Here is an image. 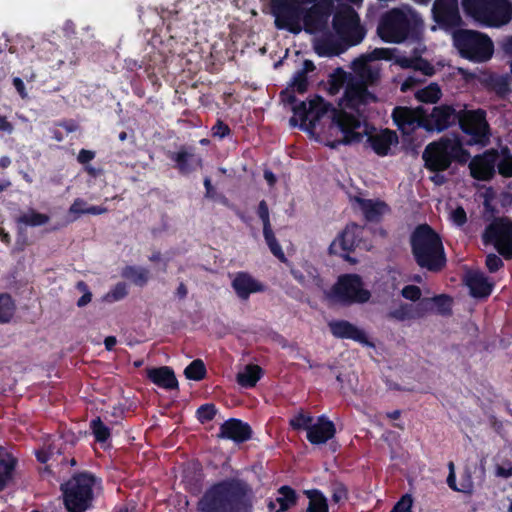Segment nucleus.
<instances>
[{"label":"nucleus","mask_w":512,"mask_h":512,"mask_svg":"<svg viewBox=\"0 0 512 512\" xmlns=\"http://www.w3.org/2000/svg\"><path fill=\"white\" fill-rule=\"evenodd\" d=\"M86 204L87 203L85 200H83L81 198H77L74 200V202L70 206L69 212L72 214H77V215L85 214L86 213L85 209L87 208Z\"/></svg>","instance_id":"obj_61"},{"label":"nucleus","mask_w":512,"mask_h":512,"mask_svg":"<svg viewBox=\"0 0 512 512\" xmlns=\"http://www.w3.org/2000/svg\"><path fill=\"white\" fill-rule=\"evenodd\" d=\"M391 116L394 124L404 136H410L418 128L426 130V110L422 106L416 108L396 106Z\"/></svg>","instance_id":"obj_15"},{"label":"nucleus","mask_w":512,"mask_h":512,"mask_svg":"<svg viewBox=\"0 0 512 512\" xmlns=\"http://www.w3.org/2000/svg\"><path fill=\"white\" fill-rule=\"evenodd\" d=\"M50 217L47 214L40 213L33 208L17 217L16 223L26 227H39L49 222Z\"/></svg>","instance_id":"obj_38"},{"label":"nucleus","mask_w":512,"mask_h":512,"mask_svg":"<svg viewBox=\"0 0 512 512\" xmlns=\"http://www.w3.org/2000/svg\"><path fill=\"white\" fill-rule=\"evenodd\" d=\"M77 287H78L79 290L84 292L83 295L78 299L77 306L78 307H84L89 302H91L92 293L88 290L87 284L85 282H83V281L78 282Z\"/></svg>","instance_id":"obj_59"},{"label":"nucleus","mask_w":512,"mask_h":512,"mask_svg":"<svg viewBox=\"0 0 512 512\" xmlns=\"http://www.w3.org/2000/svg\"><path fill=\"white\" fill-rule=\"evenodd\" d=\"M325 116L331 118V126L337 127L343 133V139L331 143V148H336L338 144L349 145L360 142L361 133L356 129L360 127V121L352 114L335 108L331 103L326 102L323 97L315 95L310 99V120L308 126L314 133L318 122Z\"/></svg>","instance_id":"obj_4"},{"label":"nucleus","mask_w":512,"mask_h":512,"mask_svg":"<svg viewBox=\"0 0 512 512\" xmlns=\"http://www.w3.org/2000/svg\"><path fill=\"white\" fill-rule=\"evenodd\" d=\"M335 7L334 0H269L275 27L295 35L324 31Z\"/></svg>","instance_id":"obj_1"},{"label":"nucleus","mask_w":512,"mask_h":512,"mask_svg":"<svg viewBox=\"0 0 512 512\" xmlns=\"http://www.w3.org/2000/svg\"><path fill=\"white\" fill-rule=\"evenodd\" d=\"M364 227L356 223L348 224L342 233L329 246V254L339 255L349 262L355 263L349 254L362 243Z\"/></svg>","instance_id":"obj_16"},{"label":"nucleus","mask_w":512,"mask_h":512,"mask_svg":"<svg viewBox=\"0 0 512 512\" xmlns=\"http://www.w3.org/2000/svg\"><path fill=\"white\" fill-rule=\"evenodd\" d=\"M470 157L459 135L444 136L429 143L422 154L425 168L435 173L446 171L453 162L466 164Z\"/></svg>","instance_id":"obj_5"},{"label":"nucleus","mask_w":512,"mask_h":512,"mask_svg":"<svg viewBox=\"0 0 512 512\" xmlns=\"http://www.w3.org/2000/svg\"><path fill=\"white\" fill-rule=\"evenodd\" d=\"M121 276L133 284L143 287L149 280V271L143 267L127 265L122 269Z\"/></svg>","instance_id":"obj_37"},{"label":"nucleus","mask_w":512,"mask_h":512,"mask_svg":"<svg viewBox=\"0 0 512 512\" xmlns=\"http://www.w3.org/2000/svg\"><path fill=\"white\" fill-rule=\"evenodd\" d=\"M252 434V428L248 423L237 418H229L220 425L217 438L240 444L250 440Z\"/></svg>","instance_id":"obj_22"},{"label":"nucleus","mask_w":512,"mask_h":512,"mask_svg":"<svg viewBox=\"0 0 512 512\" xmlns=\"http://www.w3.org/2000/svg\"><path fill=\"white\" fill-rule=\"evenodd\" d=\"M489 92H494L499 99H506L511 93L510 77L508 75H489L483 82Z\"/></svg>","instance_id":"obj_31"},{"label":"nucleus","mask_w":512,"mask_h":512,"mask_svg":"<svg viewBox=\"0 0 512 512\" xmlns=\"http://www.w3.org/2000/svg\"><path fill=\"white\" fill-rule=\"evenodd\" d=\"M355 201L358 203L367 222H379L383 215L389 211V206L382 200L356 197Z\"/></svg>","instance_id":"obj_29"},{"label":"nucleus","mask_w":512,"mask_h":512,"mask_svg":"<svg viewBox=\"0 0 512 512\" xmlns=\"http://www.w3.org/2000/svg\"><path fill=\"white\" fill-rule=\"evenodd\" d=\"M257 215L262 221L263 229L272 227L269 216V207L265 200H261L258 204Z\"/></svg>","instance_id":"obj_55"},{"label":"nucleus","mask_w":512,"mask_h":512,"mask_svg":"<svg viewBox=\"0 0 512 512\" xmlns=\"http://www.w3.org/2000/svg\"><path fill=\"white\" fill-rule=\"evenodd\" d=\"M496 476L505 479L512 477V463L508 462L507 467L498 465L496 467Z\"/></svg>","instance_id":"obj_64"},{"label":"nucleus","mask_w":512,"mask_h":512,"mask_svg":"<svg viewBox=\"0 0 512 512\" xmlns=\"http://www.w3.org/2000/svg\"><path fill=\"white\" fill-rule=\"evenodd\" d=\"M369 60H391L392 51L388 48H375L368 56Z\"/></svg>","instance_id":"obj_58"},{"label":"nucleus","mask_w":512,"mask_h":512,"mask_svg":"<svg viewBox=\"0 0 512 512\" xmlns=\"http://www.w3.org/2000/svg\"><path fill=\"white\" fill-rule=\"evenodd\" d=\"M304 494L309 499L305 512H329L328 501L319 489L305 490Z\"/></svg>","instance_id":"obj_35"},{"label":"nucleus","mask_w":512,"mask_h":512,"mask_svg":"<svg viewBox=\"0 0 512 512\" xmlns=\"http://www.w3.org/2000/svg\"><path fill=\"white\" fill-rule=\"evenodd\" d=\"M413 499L409 494L403 495L390 512H412Z\"/></svg>","instance_id":"obj_54"},{"label":"nucleus","mask_w":512,"mask_h":512,"mask_svg":"<svg viewBox=\"0 0 512 512\" xmlns=\"http://www.w3.org/2000/svg\"><path fill=\"white\" fill-rule=\"evenodd\" d=\"M16 311V304L8 293H0V324L9 323Z\"/></svg>","instance_id":"obj_39"},{"label":"nucleus","mask_w":512,"mask_h":512,"mask_svg":"<svg viewBox=\"0 0 512 512\" xmlns=\"http://www.w3.org/2000/svg\"><path fill=\"white\" fill-rule=\"evenodd\" d=\"M447 484L448 486L456 492H463V493H472L473 491V482L471 480V475L467 473L466 479L462 480L460 487L456 484V476L455 471H451L448 474L447 477Z\"/></svg>","instance_id":"obj_45"},{"label":"nucleus","mask_w":512,"mask_h":512,"mask_svg":"<svg viewBox=\"0 0 512 512\" xmlns=\"http://www.w3.org/2000/svg\"><path fill=\"white\" fill-rule=\"evenodd\" d=\"M377 100V96L368 90L365 83L351 82L345 88L341 104L347 109L360 113L367 105Z\"/></svg>","instance_id":"obj_17"},{"label":"nucleus","mask_w":512,"mask_h":512,"mask_svg":"<svg viewBox=\"0 0 512 512\" xmlns=\"http://www.w3.org/2000/svg\"><path fill=\"white\" fill-rule=\"evenodd\" d=\"M198 512H253V493L242 479L227 478L209 486L197 502Z\"/></svg>","instance_id":"obj_2"},{"label":"nucleus","mask_w":512,"mask_h":512,"mask_svg":"<svg viewBox=\"0 0 512 512\" xmlns=\"http://www.w3.org/2000/svg\"><path fill=\"white\" fill-rule=\"evenodd\" d=\"M313 424V417L310 414L299 412L289 420L290 427L295 431L308 430Z\"/></svg>","instance_id":"obj_46"},{"label":"nucleus","mask_w":512,"mask_h":512,"mask_svg":"<svg viewBox=\"0 0 512 512\" xmlns=\"http://www.w3.org/2000/svg\"><path fill=\"white\" fill-rule=\"evenodd\" d=\"M431 12L440 27L454 28L461 23L458 0H435Z\"/></svg>","instance_id":"obj_19"},{"label":"nucleus","mask_w":512,"mask_h":512,"mask_svg":"<svg viewBox=\"0 0 512 512\" xmlns=\"http://www.w3.org/2000/svg\"><path fill=\"white\" fill-rule=\"evenodd\" d=\"M263 236L271 253L281 262H286V256L282 250L281 245L275 237L272 227L263 229Z\"/></svg>","instance_id":"obj_43"},{"label":"nucleus","mask_w":512,"mask_h":512,"mask_svg":"<svg viewBox=\"0 0 512 512\" xmlns=\"http://www.w3.org/2000/svg\"><path fill=\"white\" fill-rule=\"evenodd\" d=\"M415 263L432 273L441 272L446 266V254L440 235L427 223L417 225L409 237Z\"/></svg>","instance_id":"obj_3"},{"label":"nucleus","mask_w":512,"mask_h":512,"mask_svg":"<svg viewBox=\"0 0 512 512\" xmlns=\"http://www.w3.org/2000/svg\"><path fill=\"white\" fill-rule=\"evenodd\" d=\"M401 295L405 299L410 300L412 302H416V303H418L419 301L422 300L421 289L418 286L412 285V284L404 286L403 289L401 290Z\"/></svg>","instance_id":"obj_53"},{"label":"nucleus","mask_w":512,"mask_h":512,"mask_svg":"<svg viewBox=\"0 0 512 512\" xmlns=\"http://www.w3.org/2000/svg\"><path fill=\"white\" fill-rule=\"evenodd\" d=\"M485 264L490 273H495L504 266L502 259L494 253L486 256Z\"/></svg>","instance_id":"obj_56"},{"label":"nucleus","mask_w":512,"mask_h":512,"mask_svg":"<svg viewBox=\"0 0 512 512\" xmlns=\"http://www.w3.org/2000/svg\"><path fill=\"white\" fill-rule=\"evenodd\" d=\"M316 66L312 60L305 59L303 61L302 69L295 72L289 87L295 90L299 94H303L308 90V73L313 72Z\"/></svg>","instance_id":"obj_33"},{"label":"nucleus","mask_w":512,"mask_h":512,"mask_svg":"<svg viewBox=\"0 0 512 512\" xmlns=\"http://www.w3.org/2000/svg\"><path fill=\"white\" fill-rule=\"evenodd\" d=\"M451 220L456 226H463L467 222V214L465 209L462 206L456 207L451 213Z\"/></svg>","instance_id":"obj_57"},{"label":"nucleus","mask_w":512,"mask_h":512,"mask_svg":"<svg viewBox=\"0 0 512 512\" xmlns=\"http://www.w3.org/2000/svg\"><path fill=\"white\" fill-rule=\"evenodd\" d=\"M498 159L499 154L496 149H490L481 155H476L469 163L471 177L478 181L491 180L495 175Z\"/></svg>","instance_id":"obj_20"},{"label":"nucleus","mask_w":512,"mask_h":512,"mask_svg":"<svg viewBox=\"0 0 512 512\" xmlns=\"http://www.w3.org/2000/svg\"><path fill=\"white\" fill-rule=\"evenodd\" d=\"M332 501L334 503H339L343 499L347 498V488L343 484H337L333 487L332 491Z\"/></svg>","instance_id":"obj_60"},{"label":"nucleus","mask_w":512,"mask_h":512,"mask_svg":"<svg viewBox=\"0 0 512 512\" xmlns=\"http://www.w3.org/2000/svg\"><path fill=\"white\" fill-rule=\"evenodd\" d=\"M470 295L476 299L488 298L493 290V283L480 271H468L463 277Z\"/></svg>","instance_id":"obj_25"},{"label":"nucleus","mask_w":512,"mask_h":512,"mask_svg":"<svg viewBox=\"0 0 512 512\" xmlns=\"http://www.w3.org/2000/svg\"><path fill=\"white\" fill-rule=\"evenodd\" d=\"M95 158V152L92 150L81 149L78 153L77 160L80 164H87Z\"/></svg>","instance_id":"obj_63"},{"label":"nucleus","mask_w":512,"mask_h":512,"mask_svg":"<svg viewBox=\"0 0 512 512\" xmlns=\"http://www.w3.org/2000/svg\"><path fill=\"white\" fill-rule=\"evenodd\" d=\"M482 239L484 244H492L504 259H512V220L495 218L486 226Z\"/></svg>","instance_id":"obj_14"},{"label":"nucleus","mask_w":512,"mask_h":512,"mask_svg":"<svg viewBox=\"0 0 512 512\" xmlns=\"http://www.w3.org/2000/svg\"><path fill=\"white\" fill-rule=\"evenodd\" d=\"M97 478L91 472H79L62 483L60 490L68 512H85L93 506Z\"/></svg>","instance_id":"obj_7"},{"label":"nucleus","mask_w":512,"mask_h":512,"mask_svg":"<svg viewBox=\"0 0 512 512\" xmlns=\"http://www.w3.org/2000/svg\"><path fill=\"white\" fill-rule=\"evenodd\" d=\"M128 294L127 286L123 282L117 283L106 295L109 301H119L126 297Z\"/></svg>","instance_id":"obj_52"},{"label":"nucleus","mask_w":512,"mask_h":512,"mask_svg":"<svg viewBox=\"0 0 512 512\" xmlns=\"http://www.w3.org/2000/svg\"><path fill=\"white\" fill-rule=\"evenodd\" d=\"M307 288H316L318 290H325L324 279L320 276L318 270L313 266L306 268Z\"/></svg>","instance_id":"obj_50"},{"label":"nucleus","mask_w":512,"mask_h":512,"mask_svg":"<svg viewBox=\"0 0 512 512\" xmlns=\"http://www.w3.org/2000/svg\"><path fill=\"white\" fill-rule=\"evenodd\" d=\"M264 370L257 364H248L244 370L237 373L236 381L239 386L246 389L254 388L263 377Z\"/></svg>","instance_id":"obj_32"},{"label":"nucleus","mask_w":512,"mask_h":512,"mask_svg":"<svg viewBox=\"0 0 512 512\" xmlns=\"http://www.w3.org/2000/svg\"><path fill=\"white\" fill-rule=\"evenodd\" d=\"M168 157L175 163L174 167L183 176L189 175L203 166L201 156L194 153L193 147L181 146L178 151L171 152Z\"/></svg>","instance_id":"obj_23"},{"label":"nucleus","mask_w":512,"mask_h":512,"mask_svg":"<svg viewBox=\"0 0 512 512\" xmlns=\"http://www.w3.org/2000/svg\"><path fill=\"white\" fill-rule=\"evenodd\" d=\"M206 374V366L201 359L193 360L184 370L185 377L194 381L203 380Z\"/></svg>","instance_id":"obj_44"},{"label":"nucleus","mask_w":512,"mask_h":512,"mask_svg":"<svg viewBox=\"0 0 512 512\" xmlns=\"http://www.w3.org/2000/svg\"><path fill=\"white\" fill-rule=\"evenodd\" d=\"M336 434V427L333 421L325 415L317 418V422L312 424L307 433V440L313 445L324 444L332 439Z\"/></svg>","instance_id":"obj_26"},{"label":"nucleus","mask_w":512,"mask_h":512,"mask_svg":"<svg viewBox=\"0 0 512 512\" xmlns=\"http://www.w3.org/2000/svg\"><path fill=\"white\" fill-rule=\"evenodd\" d=\"M147 378L160 388L166 390L178 389V380L174 370L169 366L148 369Z\"/></svg>","instance_id":"obj_28"},{"label":"nucleus","mask_w":512,"mask_h":512,"mask_svg":"<svg viewBox=\"0 0 512 512\" xmlns=\"http://www.w3.org/2000/svg\"><path fill=\"white\" fill-rule=\"evenodd\" d=\"M294 116L290 118V125L299 126L302 131L312 134V128L308 126L310 120V101H301L292 107Z\"/></svg>","instance_id":"obj_34"},{"label":"nucleus","mask_w":512,"mask_h":512,"mask_svg":"<svg viewBox=\"0 0 512 512\" xmlns=\"http://www.w3.org/2000/svg\"><path fill=\"white\" fill-rule=\"evenodd\" d=\"M332 28L345 47H353L360 44L366 36L367 30L361 24L360 16L348 3H337L333 18Z\"/></svg>","instance_id":"obj_10"},{"label":"nucleus","mask_w":512,"mask_h":512,"mask_svg":"<svg viewBox=\"0 0 512 512\" xmlns=\"http://www.w3.org/2000/svg\"><path fill=\"white\" fill-rule=\"evenodd\" d=\"M362 286V279L359 275L344 274L332 286L328 297L344 305L365 303L369 300L371 294Z\"/></svg>","instance_id":"obj_13"},{"label":"nucleus","mask_w":512,"mask_h":512,"mask_svg":"<svg viewBox=\"0 0 512 512\" xmlns=\"http://www.w3.org/2000/svg\"><path fill=\"white\" fill-rule=\"evenodd\" d=\"M422 20L413 12L406 13L400 8L385 12L378 23L379 37L388 43H403L418 38Z\"/></svg>","instance_id":"obj_6"},{"label":"nucleus","mask_w":512,"mask_h":512,"mask_svg":"<svg viewBox=\"0 0 512 512\" xmlns=\"http://www.w3.org/2000/svg\"><path fill=\"white\" fill-rule=\"evenodd\" d=\"M370 145L378 156H387L390 153L391 146L398 144V136L395 131L390 129L382 130L380 133L369 137Z\"/></svg>","instance_id":"obj_30"},{"label":"nucleus","mask_w":512,"mask_h":512,"mask_svg":"<svg viewBox=\"0 0 512 512\" xmlns=\"http://www.w3.org/2000/svg\"><path fill=\"white\" fill-rule=\"evenodd\" d=\"M460 110L452 105L442 104L434 106L430 113L426 112V131L427 132H442L449 127L458 124Z\"/></svg>","instance_id":"obj_18"},{"label":"nucleus","mask_w":512,"mask_h":512,"mask_svg":"<svg viewBox=\"0 0 512 512\" xmlns=\"http://www.w3.org/2000/svg\"><path fill=\"white\" fill-rule=\"evenodd\" d=\"M218 410L214 403H205L197 408L196 418L201 424L212 421Z\"/></svg>","instance_id":"obj_49"},{"label":"nucleus","mask_w":512,"mask_h":512,"mask_svg":"<svg viewBox=\"0 0 512 512\" xmlns=\"http://www.w3.org/2000/svg\"><path fill=\"white\" fill-rule=\"evenodd\" d=\"M441 96L442 91L436 83L429 84L428 86L418 90L415 94V97L419 102L427 104L436 103Z\"/></svg>","instance_id":"obj_40"},{"label":"nucleus","mask_w":512,"mask_h":512,"mask_svg":"<svg viewBox=\"0 0 512 512\" xmlns=\"http://www.w3.org/2000/svg\"><path fill=\"white\" fill-rule=\"evenodd\" d=\"M453 44L460 56L475 63L490 60L494 53L491 38L479 31L460 29L453 33Z\"/></svg>","instance_id":"obj_11"},{"label":"nucleus","mask_w":512,"mask_h":512,"mask_svg":"<svg viewBox=\"0 0 512 512\" xmlns=\"http://www.w3.org/2000/svg\"><path fill=\"white\" fill-rule=\"evenodd\" d=\"M17 464L18 459L7 448L0 446V492L12 482Z\"/></svg>","instance_id":"obj_27"},{"label":"nucleus","mask_w":512,"mask_h":512,"mask_svg":"<svg viewBox=\"0 0 512 512\" xmlns=\"http://www.w3.org/2000/svg\"><path fill=\"white\" fill-rule=\"evenodd\" d=\"M464 13L487 27H501L512 19L510 0H462Z\"/></svg>","instance_id":"obj_8"},{"label":"nucleus","mask_w":512,"mask_h":512,"mask_svg":"<svg viewBox=\"0 0 512 512\" xmlns=\"http://www.w3.org/2000/svg\"><path fill=\"white\" fill-rule=\"evenodd\" d=\"M232 134V130L227 123L221 119H217L215 124L211 127V136L213 138L222 140L229 137Z\"/></svg>","instance_id":"obj_51"},{"label":"nucleus","mask_w":512,"mask_h":512,"mask_svg":"<svg viewBox=\"0 0 512 512\" xmlns=\"http://www.w3.org/2000/svg\"><path fill=\"white\" fill-rule=\"evenodd\" d=\"M355 71L361 79L359 82H363L366 85L375 84L380 77L379 72L372 69L366 63H361L359 68H355Z\"/></svg>","instance_id":"obj_47"},{"label":"nucleus","mask_w":512,"mask_h":512,"mask_svg":"<svg viewBox=\"0 0 512 512\" xmlns=\"http://www.w3.org/2000/svg\"><path fill=\"white\" fill-rule=\"evenodd\" d=\"M90 429L95 441L100 444L106 443L111 438V429L104 424L100 417L90 421Z\"/></svg>","instance_id":"obj_41"},{"label":"nucleus","mask_w":512,"mask_h":512,"mask_svg":"<svg viewBox=\"0 0 512 512\" xmlns=\"http://www.w3.org/2000/svg\"><path fill=\"white\" fill-rule=\"evenodd\" d=\"M231 286L241 300H247L251 294L266 291V285L245 271H239L235 274Z\"/></svg>","instance_id":"obj_24"},{"label":"nucleus","mask_w":512,"mask_h":512,"mask_svg":"<svg viewBox=\"0 0 512 512\" xmlns=\"http://www.w3.org/2000/svg\"><path fill=\"white\" fill-rule=\"evenodd\" d=\"M461 131L468 136L467 146H479L484 148L490 144L491 127L487 121V112L482 109H461L458 119Z\"/></svg>","instance_id":"obj_12"},{"label":"nucleus","mask_w":512,"mask_h":512,"mask_svg":"<svg viewBox=\"0 0 512 512\" xmlns=\"http://www.w3.org/2000/svg\"><path fill=\"white\" fill-rule=\"evenodd\" d=\"M452 304L453 299L447 294L425 297L415 304L401 302L397 308L390 310L386 314V318L398 322L422 319L432 312L434 308L437 314L450 316L452 314Z\"/></svg>","instance_id":"obj_9"},{"label":"nucleus","mask_w":512,"mask_h":512,"mask_svg":"<svg viewBox=\"0 0 512 512\" xmlns=\"http://www.w3.org/2000/svg\"><path fill=\"white\" fill-rule=\"evenodd\" d=\"M295 92L296 91L290 87L281 91L280 96H281L283 102L294 106L297 103V98L295 96Z\"/></svg>","instance_id":"obj_62"},{"label":"nucleus","mask_w":512,"mask_h":512,"mask_svg":"<svg viewBox=\"0 0 512 512\" xmlns=\"http://www.w3.org/2000/svg\"><path fill=\"white\" fill-rule=\"evenodd\" d=\"M331 334L338 339L353 340L362 346L374 348L366 332L347 320H332L328 323Z\"/></svg>","instance_id":"obj_21"},{"label":"nucleus","mask_w":512,"mask_h":512,"mask_svg":"<svg viewBox=\"0 0 512 512\" xmlns=\"http://www.w3.org/2000/svg\"><path fill=\"white\" fill-rule=\"evenodd\" d=\"M278 494L280 496L276 498V502L279 504V508L275 512H287L298 502V494L291 486H281L278 489Z\"/></svg>","instance_id":"obj_36"},{"label":"nucleus","mask_w":512,"mask_h":512,"mask_svg":"<svg viewBox=\"0 0 512 512\" xmlns=\"http://www.w3.org/2000/svg\"><path fill=\"white\" fill-rule=\"evenodd\" d=\"M346 48L341 42L323 40L316 45L315 50L319 56H338Z\"/></svg>","instance_id":"obj_42"},{"label":"nucleus","mask_w":512,"mask_h":512,"mask_svg":"<svg viewBox=\"0 0 512 512\" xmlns=\"http://www.w3.org/2000/svg\"><path fill=\"white\" fill-rule=\"evenodd\" d=\"M496 167L501 176L512 177V155L508 148L502 150V158L499 161L497 160Z\"/></svg>","instance_id":"obj_48"}]
</instances>
